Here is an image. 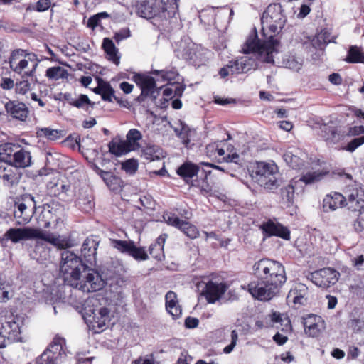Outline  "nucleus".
<instances>
[{
  "instance_id": "nucleus-28",
  "label": "nucleus",
  "mask_w": 364,
  "mask_h": 364,
  "mask_svg": "<svg viewBox=\"0 0 364 364\" xmlns=\"http://www.w3.org/2000/svg\"><path fill=\"white\" fill-rule=\"evenodd\" d=\"M198 171V166L190 162H186L178 168L177 173L188 183L190 181L193 182L192 178L197 176Z\"/></svg>"
},
{
  "instance_id": "nucleus-50",
  "label": "nucleus",
  "mask_w": 364,
  "mask_h": 364,
  "mask_svg": "<svg viewBox=\"0 0 364 364\" xmlns=\"http://www.w3.org/2000/svg\"><path fill=\"white\" fill-rule=\"evenodd\" d=\"M285 65L287 68L293 70L294 71H299L302 66V60L297 59L294 56H289L285 61Z\"/></svg>"
},
{
  "instance_id": "nucleus-35",
  "label": "nucleus",
  "mask_w": 364,
  "mask_h": 364,
  "mask_svg": "<svg viewBox=\"0 0 364 364\" xmlns=\"http://www.w3.org/2000/svg\"><path fill=\"white\" fill-rule=\"evenodd\" d=\"M334 38L331 37V33L327 30H322L311 41V44L315 48L322 49L326 44L335 42Z\"/></svg>"
},
{
  "instance_id": "nucleus-61",
  "label": "nucleus",
  "mask_w": 364,
  "mask_h": 364,
  "mask_svg": "<svg viewBox=\"0 0 364 364\" xmlns=\"http://www.w3.org/2000/svg\"><path fill=\"white\" fill-rule=\"evenodd\" d=\"M48 353H43L36 358L35 364H58L48 355Z\"/></svg>"
},
{
  "instance_id": "nucleus-34",
  "label": "nucleus",
  "mask_w": 364,
  "mask_h": 364,
  "mask_svg": "<svg viewBox=\"0 0 364 364\" xmlns=\"http://www.w3.org/2000/svg\"><path fill=\"white\" fill-rule=\"evenodd\" d=\"M34 235V239L43 240L59 248L63 247L59 236L55 234L43 231L41 228H35Z\"/></svg>"
},
{
  "instance_id": "nucleus-17",
  "label": "nucleus",
  "mask_w": 364,
  "mask_h": 364,
  "mask_svg": "<svg viewBox=\"0 0 364 364\" xmlns=\"http://www.w3.org/2000/svg\"><path fill=\"white\" fill-rule=\"evenodd\" d=\"M159 18L168 19L175 17L178 11L177 0H156Z\"/></svg>"
},
{
  "instance_id": "nucleus-20",
  "label": "nucleus",
  "mask_w": 364,
  "mask_h": 364,
  "mask_svg": "<svg viewBox=\"0 0 364 364\" xmlns=\"http://www.w3.org/2000/svg\"><path fill=\"white\" fill-rule=\"evenodd\" d=\"M134 78L135 82L141 87V96L144 95L146 97L151 95L156 97L154 95L156 82L154 77L141 74H136L134 76Z\"/></svg>"
},
{
  "instance_id": "nucleus-38",
  "label": "nucleus",
  "mask_w": 364,
  "mask_h": 364,
  "mask_svg": "<svg viewBox=\"0 0 364 364\" xmlns=\"http://www.w3.org/2000/svg\"><path fill=\"white\" fill-rule=\"evenodd\" d=\"M22 176L21 173L17 168H9L8 171L2 176L4 185L11 187L17 185Z\"/></svg>"
},
{
  "instance_id": "nucleus-49",
  "label": "nucleus",
  "mask_w": 364,
  "mask_h": 364,
  "mask_svg": "<svg viewBox=\"0 0 364 364\" xmlns=\"http://www.w3.org/2000/svg\"><path fill=\"white\" fill-rule=\"evenodd\" d=\"M101 97L104 101L112 102V97H114L117 102H120L119 98L114 95V90L109 82L105 86V90L101 94Z\"/></svg>"
},
{
  "instance_id": "nucleus-33",
  "label": "nucleus",
  "mask_w": 364,
  "mask_h": 364,
  "mask_svg": "<svg viewBox=\"0 0 364 364\" xmlns=\"http://www.w3.org/2000/svg\"><path fill=\"white\" fill-rule=\"evenodd\" d=\"M34 235V239L43 240L59 248L63 247L59 236L55 234L43 231L41 228H35Z\"/></svg>"
},
{
  "instance_id": "nucleus-63",
  "label": "nucleus",
  "mask_w": 364,
  "mask_h": 364,
  "mask_svg": "<svg viewBox=\"0 0 364 364\" xmlns=\"http://www.w3.org/2000/svg\"><path fill=\"white\" fill-rule=\"evenodd\" d=\"M130 36V31L129 28H125L119 30L118 32L115 33L114 38L116 42L119 43L122 40Z\"/></svg>"
},
{
  "instance_id": "nucleus-45",
  "label": "nucleus",
  "mask_w": 364,
  "mask_h": 364,
  "mask_svg": "<svg viewBox=\"0 0 364 364\" xmlns=\"http://www.w3.org/2000/svg\"><path fill=\"white\" fill-rule=\"evenodd\" d=\"M207 52L203 50H196L194 53H193V58L190 60V63L196 67H200L202 65L205 64L208 61V58L206 56Z\"/></svg>"
},
{
  "instance_id": "nucleus-25",
  "label": "nucleus",
  "mask_w": 364,
  "mask_h": 364,
  "mask_svg": "<svg viewBox=\"0 0 364 364\" xmlns=\"http://www.w3.org/2000/svg\"><path fill=\"white\" fill-rule=\"evenodd\" d=\"M196 50V48L194 43L181 41L176 44L174 52L177 58L190 62V60L193 58V53H194Z\"/></svg>"
},
{
  "instance_id": "nucleus-30",
  "label": "nucleus",
  "mask_w": 364,
  "mask_h": 364,
  "mask_svg": "<svg viewBox=\"0 0 364 364\" xmlns=\"http://www.w3.org/2000/svg\"><path fill=\"white\" fill-rule=\"evenodd\" d=\"M321 318L316 315H310L306 318H304V327L306 333L312 337L318 336L320 329L318 322L321 321Z\"/></svg>"
},
{
  "instance_id": "nucleus-41",
  "label": "nucleus",
  "mask_w": 364,
  "mask_h": 364,
  "mask_svg": "<svg viewBox=\"0 0 364 364\" xmlns=\"http://www.w3.org/2000/svg\"><path fill=\"white\" fill-rule=\"evenodd\" d=\"M346 60L350 63H364V51L360 47L352 46L348 50Z\"/></svg>"
},
{
  "instance_id": "nucleus-19",
  "label": "nucleus",
  "mask_w": 364,
  "mask_h": 364,
  "mask_svg": "<svg viewBox=\"0 0 364 364\" xmlns=\"http://www.w3.org/2000/svg\"><path fill=\"white\" fill-rule=\"evenodd\" d=\"M93 168L95 173L102 178L110 190L115 192H119L122 190L123 181L119 177L114 176L110 171H105L100 169L96 165H94Z\"/></svg>"
},
{
  "instance_id": "nucleus-55",
  "label": "nucleus",
  "mask_w": 364,
  "mask_h": 364,
  "mask_svg": "<svg viewBox=\"0 0 364 364\" xmlns=\"http://www.w3.org/2000/svg\"><path fill=\"white\" fill-rule=\"evenodd\" d=\"M163 218L167 224L178 228H179L181 223L183 222V220H181L178 216L172 213H165L163 215Z\"/></svg>"
},
{
  "instance_id": "nucleus-62",
  "label": "nucleus",
  "mask_w": 364,
  "mask_h": 364,
  "mask_svg": "<svg viewBox=\"0 0 364 364\" xmlns=\"http://www.w3.org/2000/svg\"><path fill=\"white\" fill-rule=\"evenodd\" d=\"M361 208L357 220L354 223V228L357 232H362L364 230V212H362Z\"/></svg>"
},
{
  "instance_id": "nucleus-52",
  "label": "nucleus",
  "mask_w": 364,
  "mask_h": 364,
  "mask_svg": "<svg viewBox=\"0 0 364 364\" xmlns=\"http://www.w3.org/2000/svg\"><path fill=\"white\" fill-rule=\"evenodd\" d=\"M195 133L196 131L194 129L183 127L180 133L177 134L183 139V143L187 146L191 141L190 138L195 134Z\"/></svg>"
},
{
  "instance_id": "nucleus-13",
  "label": "nucleus",
  "mask_w": 364,
  "mask_h": 364,
  "mask_svg": "<svg viewBox=\"0 0 364 364\" xmlns=\"http://www.w3.org/2000/svg\"><path fill=\"white\" fill-rule=\"evenodd\" d=\"M4 107L6 112L14 119L21 122L26 120L29 110L23 102L10 100L5 103Z\"/></svg>"
},
{
  "instance_id": "nucleus-15",
  "label": "nucleus",
  "mask_w": 364,
  "mask_h": 364,
  "mask_svg": "<svg viewBox=\"0 0 364 364\" xmlns=\"http://www.w3.org/2000/svg\"><path fill=\"white\" fill-rule=\"evenodd\" d=\"M35 228H13L9 229L4 234V237L14 243H17L21 240L34 239Z\"/></svg>"
},
{
  "instance_id": "nucleus-57",
  "label": "nucleus",
  "mask_w": 364,
  "mask_h": 364,
  "mask_svg": "<svg viewBox=\"0 0 364 364\" xmlns=\"http://www.w3.org/2000/svg\"><path fill=\"white\" fill-rule=\"evenodd\" d=\"M6 281L0 277V302H6L9 300V292L6 289Z\"/></svg>"
},
{
  "instance_id": "nucleus-22",
  "label": "nucleus",
  "mask_w": 364,
  "mask_h": 364,
  "mask_svg": "<svg viewBox=\"0 0 364 364\" xmlns=\"http://www.w3.org/2000/svg\"><path fill=\"white\" fill-rule=\"evenodd\" d=\"M262 230L268 236H277L284 240H289L290 238V232L288 228L279 223L269 220L267 223L263 224Z\"/></svg>"
},
{
  "instance_id": "nucleus-7",
  "label": "nucleus",
  "mask_w": 364,
  "mask_h": 364,
  "mask_svg": "<svg viewBox=\"0 0 364 364\" xmlns=\"http://www.w3.org/2000/svg\"><path fill=\"white\" fill-rule=\"evenodd\" d=\"M280 4H271L264 11L261 23L262 31L269 30L272 34L279 33L283 28L287 18Z\"/></svg>"
},
{
  "instance_id": "nucleus-36",
  "label": "nucleus",
  "mask_w": 364,
  "mask_h": 364,
  "mask_svg": "<svg viewBox=\"0 0 364 364\" xmlns=\"http://www.w3.org/2000/svg\"><path fill=\"white\" fill-rule=\"evenodd\" d=\"M328 173V171L323 170L314 171H307L306 173L302 175L299 181L306 185L313 184L322 180Z\"/></svg>"
},
{
  "instance_id": "nucleus-12",
  "label": "nucleus",
  "mask_w": 364,
  "mask_h": 364,
  "mask_svg": "<svg viewBox=\"0 0 364 364\" xmlns=\"http://www.w3.org/2000/svg\"><path fill=\"white\" fill-rule=\"evenodd\" d=\"M309 289L304 284H295L289 290L287 301L288 303H292L295 306H304L307 303V296Z\"/></svg>"
},
{
  "instance_id": "nucleus-47",
  "label": "nucleus",
  "mask_w": 364,
  "mask_h": 364,
  "mask_svg": "<svg viewBox=\"0 0 364 364\" xmlns=\"http://www.w3.org/2000/svg\"><path fill=\"white\" fill-rule=\"evenodd\" d=\"M294 190L295 188L292 181L287 186L282 188L281 189V195L282 199L286 200L288 203H293V200L294 198Z\"/></svg>"
},
{
  "instance_id": "nucleus-44",
  "label": "nucleus",
  "mask_w": 364,
  "mask_h": 364,
  "mask_svg": "<svg viewBox=\"0 0 364 364\" xmlns=\"http://www.w3.org/2000/svg\"><path fill=\"white\" fill-rule=\"evenodd\" d=\"M178 229H180L187 237L191 239H195L199 235V232L197 228L187 221L183 220Z\"/></svg>"
},
{
  "instance_id": "nucleus-23",
  "label": "nucleus",
  "mask_w": 364,
  "mask_h": 364,
  "mask_svg": "<svg viewBox=\"0 0 364 364\" xmlns=\"http://www.w3.org/2000/svg\"><path fill=\"white\" fill-rule=\"evenodd\" d=\"M31 164V153L23 149H18L14 152V156L8 165L14 166L15 168H17L28 167Z\"/></svg>"
},
{
  "instance_id": "nucleus-54",
  "label": "nucleus",
  "mask_w": 364,
  "mask_h": 364,
  "mask_svg": "<svg viewBox=\"0 0 364 364\" xmlns=\"http://www.w3.org/2000/svg\"><path fill=\"white\" fill-rule=\"evenodd\" d=\"M85 105H89L91 107H93L95 102H91L87 95L83 94L80 95L78 99H75L73 102V106L77 108H82Z\"/></svg>"
},
{
  "instance_id": "nucleus-18",
  "label": "nucleus",
  "mask_w": 364,
  "mask_h": 364,
  "mask_svg": "<svg viewBox=\"0 0 364 364\" xmlns=\"http://www.w3.org/2000/svg\"><path fill=\"white\" fill-rule=\"evenodd\" d=\"M65 340L60 336H55L49 347L43 353H49L48 355L58 363L65 356Z\"/></svg>"
},
{
  "instance_id": "nucleus-56",
  "label": "nucleus",
  "mask_w": 364,
  "mask_h": 364,
  "mask_svg": "<svg viewBox=\"0 0 364 364\" xmlns=\"http://www.w3.org/2000/svg\"><path fill=\"white\" fill-rule=\"evenodd\" d=\"M153 74H161V77L164 80L171 81L176 79L178 75L175 70H154Z\"/></svg>"
},
{
  "instance_id": "nucleus-40",
  "label": "nucleus",
  "mask_w": 364,
  "mask_h": 364,
  "mask_svg": "<svg viewBox=\"0 0 364 364\" xmlns=\"http://www.w3.org/2000/svg\"><path fill=\"white\" fill-rule=\"evenodd\" d=\"M18 149V147L11 143L0 145V161L9 164L14 156V152Z\"/></svg>"
},
{
  "instance_id": "nucleus-46",
  "label": "nucleus",
  "mask_w": 364,
  "mask_h": 364,
  "mask_svg": "<svg viewBox=\"0 0 364 364\" xmlns=\"http://www.w3.org/2000/svg\"><path fill=\"white\" fill-rule=\"evenodd\" d=\"M66 75V70L60 66L49 68L46 70V76L50 79L58 80L64 78Z\"/></svg>"
},
{
  "instance_id": "nucleus-21",
  "label": "nucleus",
  "mask_w": 364,
  "mask_h": 364,
  "mask_svg": "<svg viewBox=\"0 0 364 364\" xmlns=\"http://www.w3.org/2000/svg\"><path fill=\"white\" fill-rule=\"evenodd\" d=\"M136 12L142 18H159V10L156 0H143L136 4Z\"/></svg>"
},
{
  "instance_id": "nucleus-43",
  "label": "nucleus",
  "mask_w": 364,
  "mask_h": 364,
  "mask_svg": "<svg viewBox=\"0 0 364 364\" xmlns=\"http://www.w3.org/2000/svg\"><path fill=\"white\" fill-rule=\"evenodd\" d=\"M142 138L141 132L136 129H130L127 134L125 140L132 151L136 150L139 147V141Z\"/></svg>"
},
{
  "instance_id": "nucleus-14",
  "label": "nucleus",
  "mask_w": 364,
  "mask_h": 364,
  "mask_svg": "<svg viewBox=\"0 0 364 364\" xmlns=\"http://www.w3.org/2000/svg\"><path fill=\"white\" fill-rule=\"evenodd\" d=\"M100 240L95 236L87 237L82 245L81 253L85 260L92 264L96 262L97 250Z\"/></svg>"
},
{
  "instance_id": "nucleus-48",
  "label": "nucleus",
  "mask_w": 364,
  "mask_h": 364,
  "mask_svg": "<svg viewBox=\"0 0 364 364\" xmlns=\"http://www.w3.org/2000/svg\"><path fill=\"white\" fill-rule=\"evenodd\" d=\"M109 17V14L105 11L97 13L95 15L92 16L87 21V26L92 28H95L100 25V22L102 18H106Z\"/></svg>"
},
{
  "instance_id": "nucleus-16",
  "label": "nucleus",
  "mask_w": 364,
  "mask_h": 364,
  "mask_svg": "<svg viewBox=\"0 0 364 364\" xmlns=\"http://www.w3.org/2000/svg\"><path fill=\"white\" fill-rule=\"evenodd\" d=\"M299 152L298 149H296L294 151H287L283 156L284 160L287 164L293 169L302 171L314 170V167L309 166V162H306L304 159L299 156Z\"/></svg>"
},
{
  "instance_id": "nucleus-26",
  "label": "nucleus",
  "mask_w": 364,
  "mask_h": 364,
  "mask_svg": "<svg viewBox=\"0 0 364 364\" xmlns=\"http://www.w3.org/2000/svg\"><path fill=\"white\" fill-rule=\"evenodd\" d=\"M321 136L328 144H335L341 139V135L338 129L333 124H322L320 127Z\"/></svg>"
},
{
  "instance_id": "nucleus-8",
  "label": "nucleus",
  "mask_w": 364,
  "mask_h": 364,
  "mask_svg": "<svg viewBox=\"0 0 364 364\" xmlns=\"http://www.w3.org/2000/svg\"><path fill=\"white\" fill-rule=\"evenodd\" d=\"M339 276V272L333 269L323 268L309 273L307 279L317 287L326 289L334 285L338 282Z\"/></svg>"
},
{
  "instance_id": "nucleus-60",
  "label": "nucleus",
  "mask_w": 364,
  "mask_h": 364,
  "mask_svg": "<svg viewBox=\"0 0 364 364\" xmlns=\"http://www.w3.org/2000/svg\"><path fill=\"white\" fill-rule=\"evenodd\" d=\"M51 6V1L50 0H38L36 3L35 10L38 12H43L47 11Z\"/></svg>"
},
{
  "instance_id": "nucleus-2",
  "label": "nucleus",
  "mask_w": 364,
  "mask_h": 364,
  "mask_svg": "<svg viewBox=\"0 0 364 364\" xmlns=\"http://www.w3.org/2000/svg\"><path fill=\"white\" fill-rule=\"evenodd\" d=\"M60 255V272L67 285L83 292L97 291L104 287L105 282L99 273L83 264L73 252L64 250Z\"/></svg>"
},
{
  "instance_id": "nucleus-4",
  "label": "nucleus",
  "mask_w": 364,
  "mask_h": 364,
  "mask_svg": "<svg viewBox=\"0 0 364 364\" xmlns=\"http://www.w3.org/2000/svg\"><path fill=\"white\" fill-rule=\"evenodd\" d=\"M346 196L338 192L327 194L323 200V211L328 213L347 206L348 210L356 212L364 208V191L362 188L352 187L346 191Z\"/></svg>"
},
{
  "instance_id": "nucleus-42",
  "label": "nucleus",
  "mask_w": 364,
  "mask_h": 364,
  "mask_svg": "<svg viewBox=\"0 0 364 364\" xmlns=\"http://www.w3.org/2000/svg\"><path fill=\"white\" fill-rule=\"evenodd\" d=\"M36 134L39 137H46L49 140L55 141L63 136V131L49 127H44L38 129Z\"/></svg>"
},
{
  "instance_id": "nucleus-32",
  "label": "nucleus",
  "mask_w": 364,
  "mask_h": 364,
  "mask_svg": "<svg viewBox=\"0 0 364 364\" xmlns=\"http://www.w3.org/2000/svg\"><path fill=\"white\" fill-rule=\"evenodd\" d=\"M102 46L107 55L108 59L117 65H119L120 57L118 55V49L116 48L112 40L109 38H105Z\"/></svg>"
},
{
  "instance_id": "nucleus-59",
  "label": "nucleus",
  "mask_w": 364,
  "mask_h": 364,
  "mask_svg": "<svg viewBox=\"0 0 364 364\" xmlns=\"http://www.w3.org/2000/svg\"><path fill=\"white\" fill-rule=\"evenodd\" d=\"M238 340V334L236 330H232L231 332V343L224 348L223 352L226 354L230 353L235 347Z\"/></svg>"
},
{
  "instance_id": "nucleus-9",
  "label": "nucleus",
  "mask_w": 364,
  "mask_h": 364,
  "mask_svg": "<svg viewBox=\"0 0 364 364\" xmlns=\"http://www.w3.org/2000/svg\"><path fill=\"white\" fill-rule=\"evenodd\" d=\"M112 247L123 254L132 257L134 259L146 260L149 257L142 247H136L132 240H111Z\"/></svg>"
},
{
  "instance_id": "nucleus-5",
  "label": "nucleus",
  "mask_w": 364,
  "mask_h": 364,
  "mask_svg": "<svg viewBox=\"0 0 364 364\" xmlns=\"http://www.w3.org/2000/svg\"><path fill=\"white\" fill-rule=\"evenodd\" d=\"M66 218L64 205L58 200H51L42 205V210L38 218V225L44 228H57Z\"/></svg>"
},
{
  "instance_id": "nucleus-1",
  "label": "nucleus",
  "mask_w": 364,
  "mask_h": 364,
  "mask_svg": "<svg viewBox=\"0 0 364 364\" xmlns=\"http://www.w3.org/2000/svg\"><path fill=\"white\" fill-rule=\"evenodd\" d=\"M252 274L257 281L251 282L247 289L255 299L267 301L276 296L287 281L283 264L274 259L262 258L252 267Z\"/></svg>"
},
{
  "instance_id": "nucleus-37",
  "label": "nucleus",
  "mask_w": 364,
  "mask_h": 364,
  "mask_svg": "<svg viewBox=\"0 0 364 364\" xmlns=\"http://www.w3.org/2000/svg\"><path fill=\"white\" fill-rule=\"evenodd\" d=\"M142 156L149 161H154L160 160L164 157L163 150L157 146H147L142 151Z\"/></svg>"
},
{
  "instance_id": "nucleus-11",
  "label": "nucleus",
  "mask_w": 364,
  "mask_h": 364,
  "mask_svg": "<svg viewBox=\"0 0 364 364\" xmlns=\"http://www.w3.org/2000/svg\"><path fill=\"white\" fill-rule=\"evenodd\" d=\"M228 285L225 282H216L209 281L203 290V294L210 304H214L218 301L227 291Z\"/></svg>"
},
{
  "instance_id": "nucleus-53",
  "label": "nucleus",
  "mask_w": 364,
  "mask_h": 364,
  "mask_svg": "<svg viewBox=\"0 0 364 364\" xmlns=\"http://www.w3.org/2000/svg\"><path fill=\"white\" fill-rule=\"evenodd\" d=\"M122 168L129 175L134 174L138 168V162L135 159H129L122 164Z\"/></svg>"
},
{
  "instance_id": "nucleus-6",
  "label": "nucleus",
  "mask_w": 364,
  "mask_h": 364,
  "mask_svg": "<svg viewBox=\"0 0 364 364\" xmlns=\"http://www.w3.org/2000/svg\"><path fill=\"white\" fill-rule=\"evenodd\" d=\"M251 176L255 182L265 189L271 191L279 186L278 167L274 163H258Z\"/></svg>"
},
{
  "instance_id": "nucleus-31",
  "label": "nucleus",
  "mask_w": 364,
  "mask_h": 364,
  "mask_svg": "<svg viewBox=\"0 0 364 364\" xmlns=\"http://www.w3.org/2000/svg\"><path fill=\"white\" fill-rule=\"evenodd\" d=\"M167 237L166 234L161 235L156 241L150 245L149 253L156 259L161 261L164 258V245Z\"/></svg>"
},
{
  "instance_id": "nucleus-51",
  "label": "nucleus",
  "mask_w": 364,
  "mask_h": 364,
  "mask_svg": "<svg viewBox=\"0 0 364 364\" xmlns=\"http://www.w3.org/2000/svg\"><path fill=\"white\" fill-rule=\"evenodd\" d=\"M364 144V135L351 140L343 148V150L353 152L357 148Z\"/></svg>"
},
{
  "instance_id": "nucleus-58",
  "label": "nucleus",
  "mask_w": 364,
  "mask_h": 364,
  "mask_svg": "<svg viewBox=\"0 0 364 364\" xmlns=\"http://www.w3.org/2000/svg\"><path fill=\"white\" fill-rule=\"evenodd\" d=\"M26 55V54L25 50H23V49L14 50L11 53V56L9 58V60L10 68L12 67L14 65H15L16 63H18L17 61L19 60L20 57L25 56Z\"/></svg>"
},
{
  "instance_id": "nucleus-10",
  "label": "nucleus",
  "mask_w": 364,
  "mask_h": 364,
  "mask_svg": "<svg viewBox=\"0 0 364 364\" xmlns=\"http://www.w3.org/2000/svg\"><path fill=\"white\" fill-rule=\"evenodd\" d=\"M20 327L14 317H11L6 322L0 324V335L9 342H16L21 338Z\"/></svg>"
},
{
  "instance_id": "nucleus-24",
  "label": "nucleus",
  "mask_w": 364,
  "mask_h": 364,
  "mask_svg": "<svg viewBox=\"0 0 364 364\" xmlns=\"http://www.w3.org/2000/svg\"><path fill=\"white\" fill-rule=\"evenodd\" d=\"M109 312L110 311L109 309L106 307L100 308L97 311V314L93 312V321H91V324L92 328L95 333H99L103 331L104 327L109 321Z\"/></svg>"
},
{
  "instance_id": "nucleus-29",
  "label": "nucleus",
  "mask_w": 364,
  "mask_h": 364,
  "mask_svg": "<svg viewBox=\"0 0 364 364\" xmlns=\"http://www.w3.org/2000/svg\"><path fill=\"white\" fill-rule=\"evenodd\" d=\"M108 148L109 151L116 156H122L132 151L126 141L120 139H113L108 144Z\"/></svg>"
},
{
  "instance_id": "nucleus-39",
  "label": "nucleus",
  "mask_w": 364,
  "mask_h": 364,
  "mask_svg": "<svg viewBox=\"0 0 364 364\" xmlns=\"http://www.w3.org/2000/svg\"><path fill=\"white\" fill-rule=\"evenodd\" d=\"M15 210L14 215L16 218H21V221H18V224L28 223L31 219V215L27 211V205L24 203H15Z\"/></svg>"
},
{
  "instance_id": "nucleus-27",
  "label": "nucleus",
  "mask_w": 364,
  "mask_h": 364,
  "mask_svg": "<svg viewBox=\"0 0 364 364\" xmlns=\"http://www.w3.org/2000/svg\"><path fill=\"white\" fill-rule=\"evenodd\" d=\"M166 309L173 318H178L182 313L181 306L178 304L177 296L173 291H169L166 296Z\"/></svg>"
},
{
  "instance_id": "nucleus-64",
  "label": "nucleus",
  "mask_w": 364,
  "mask_h": 364,
  "mask_svg": "<svg viewBox=\"0 0 364 364\" xmlns=\"http://www.w3.org/2000/svg\"><path fill=\"white\" fill-rule=\"evenodd\" d=\"M28 64V61L26 59L19 60L18 63L11 67V69L14 70L15 73H21L23 70H24Z\"/></svg>"
},
{
  "instance_id": "nucleus-3",
  "label": "nucleus",
  "mask_w": 364,
  "mask_h": 364,
  "mask_svg": "<svg viewBox=\"0 0 364 364\" xmlns=\"http://www.w3.org/2000/svg\"><path fill=\"white\" fill-rule=\"evenodd\" d=\"M279 41L273 35L263 41L259 40L256 30L250 34L244 43L242 50L245 54H252L253 57L243 56L229 62L231 75L247 73L258 67V61L274 64V55L278 53Z\"/></svg>"
}]
</instances>
